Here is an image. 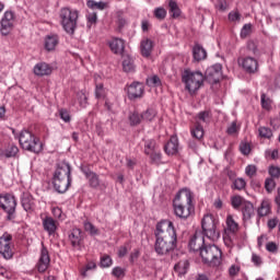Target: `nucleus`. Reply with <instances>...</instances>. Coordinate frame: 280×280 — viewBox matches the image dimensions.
<instances>
[{
    "instance_id": "603ef678",
    "label": "nucleus",
    "mask_w": 280,
    "mask_h": 280,
    "mask_svg": "<svg viewBox=\"0 0 280 280\" xmlns=\"http://www.w3.org/2000/svg\"><path fill=\"white\" fill-rule=\"evenodd\" d=\"M253 32V24H245L241 30V38H248Z\"/></svg>"
},
{
    "instance_id": "b1692460",
    "label": "nucleus",
    "mask_w": 280,
    "mask_h": 280,
    "mask_svg": "<svg viewBox=\"0 0 280 280\" xmlns=\"http://www.w3.org/2000/svg\"><path fill=\"white\" fill-rule=\"evenodd\" d=\"M152 49H154V43L150 38H145L140 44V51L143 58H150L152 56Z\"/></svg>"
},
{
    "instance_id": "1a4fd4ad",
    "label": "nucleus",
    "mask_w": 280,
    "mask_h": 280,
    "mask_svg": "<svg viewBox=\"0 0 280 280\" xmlns=\"http://www.w3.org/2000/svg\"><path fill=\"white\" fill-rule=\"evenodd\" d=\"M0 208L7 213V220L16 218V197L11 194L0 195Z\"/></svg>"
},
{
    "instance_id": "423d86ee",
    "label": "nucleus",
    "mask_w": 280,
    "mask_h": 280,
    "mask_svg": "<svg viewBox=\"0 0 280 280\" xmlns=\"http://www.w3.org/2000/svg\"><path fill=\"white\" fill-rule=\"evenodd\" d=\"M19 141L21 148L27 152H34V154H40L43 152V142L28 130L21 131Z\"/></svg>"
},
{
    "instance_id": "20e7f679",
    "label": "nucleus",
    "mask_w": 280,
    "mask_h": 280,
    "mask_svg": "<svg viewBox=\"0 0 280 280\" xmlns=\"http://www.w3.org/2000/svg\"><path fill=\"white\" fill-rule=\"evenodd\" d=\"M61 27L70 36L75 34L78 30V19H80V11L71 8H62L59 13Z\"/></svg>"
},
{
    "instance_id": "69168bd1",
    "label": "nucleus",
    "mask_w": 280,
    "mask_h": 280,
    "mask_svg": "<svg viewBox=\"0 0 280 280\" xmlns=\"http://www.w3.org/2000/svg\"><path fill=\"white\" fill-rule=\"evenodd\" d=\"M59 115L62 121H66V124H69V121H71V115H69V112L67 109H60Z\"/></svg>"
},
{
    "instance_id": "338daca9",
    "label": "nucleus",
    "mask_w": 280,
    "mask_h": 280,
    "mask_svg": "<svg viewBox=\"0 0 280 280\" xmlns=\"http://www.w3.org/2000/svg\"><path fill=\"white\" fill-rule=\"evenodd\" d=\"M241 153L244 154L245 156H248L250 154V144L243 142L240 145Z\"/></svg>"
},
{
    "instance_id": "0e129e2a",
    "label": "nucleus",
    "mask_w": 280,
    "mask_h": 280,
    "mask_svg": "<svg viewBox=\"0 0 280 280\" xmlns=\"http://www.w3.org/2000/svg\"><path fill=\"white\" fill-rule=\"evenodd\" d=\"M88 20V27L91 28V25H95L97 23V13H90L86 16Z\"/></svg>"
},
{
    "instance_id": "dca6fc26",
    "label": "nucleus",
    "mask_w": 280,
    "mask_h": 280,
    "mask_svg": "<svg viewBox=\"0 0 280 280\" xmlns=\"http://www.w3.org/2000/svg\"><path fill=\"white\" fill-rule=\"evenodd\" d=\"M145 88L141 82H133L127 89V95L129 100H141L143 97V93Z\"/></svg>"
},
{
    "instance_id": "5701e85b",
    "label": "nucleus",
    "mask_w": 280,
    "mask_h": 280,
    "mask_svg": "<svg viewBox=\"0 0 280 280\" xmlns=\"http://www.w3.org/2000/svg\"><path fill=\"white\" fill-rule=\"evenodd\" d=\"M33 71H34L35 75L43 78L45 75H51V72L54 70L51 69V66H49L48 63L39 62L34 67Z\"/></svg>"
},
{
    "instance_id": "13d9d810",
    "label": "nucleus",
    "mask_w": 280,
    "mask_h": 280,
    "mask_svg": "<svg viewBox=\"0 0 280 280\" xmlns=\"http://www.w3.org/2000/svg\"><path fill=\"white\" fill-rule=\"evenodd\" d=\"M240 132V126H237V121H232L231 125L226 129L228 135H237Z\"/></svg>"
},
{
    "instance_id": "8fccbe9b",
    "label": "nucleus",
    "mask_w": 280,
    "mask_h": 280,
    "mask_svg": "<svg viewBox=\"0 0 280 280\" xmlns=\"http://www.w3.org/2000/svg\"><path fill=\"white\" fill-rule=\"evenodd\" d=\"M112 275L113 277H116V279H124V277H126V269L121 267H114Z\"/></svg>"
},
{
    "instance_id": "f704fd0d",
    "label": "nucleus",
    "mask_w": 280,
    "mask_h": 280,
    "mask_svg": "<svg viewBox=\"0 0 280 280\" xmlns=\"http://www.w3.org/2000/svg\"><path fill=\"white\" fill-rule=\"evenodd\" d=\"M1 154L2 156H5V159H12V156H16V154H19V147L11 144L3 150Z\"/></svg>"
},
{
    "instance_id": "5fc2aeb1",
    "label": "nucleus",
    "mask_w": 280,
    "mask_h": 280,
    "mask_svg": "<svg viewBox=\"0 0 280 280\" xmlns=\"http://www.w3.org/2000/svg\"><path fill=\"white\" fill-rule=\"evenodd\" d=\"M117 25H118V30H124V27H126V25H128V21L125 20L124 18V13H121V11L117 12Z\"/></svg>"
},
{
    "instance_id": "de8ad7c7",
    "label": "nucleus",
    "mask_w": 280,
    "mask_h": 280,
    "mask_svg": "<svg viewBox=\"0 0 280 280\" xmlns=\"http://www.w3.org/2000/svg\"><path fill=\"white\" fill-rule=\"evenodd\" d=\"M155 19H158V21H163L165 20V16H167V11L160 7V8H156L153 12Z\"/></svg>"
},
{
    "instance_id": "864d4df0",
    "label": "nucleus",
    "mask_w": 280,
    "mask_h": 280,
    "mask_svg": "<svg viewBox=\"0 0 280 280\" xmlns=\"http://www.w3.org/2000/svg\"><path fill=\"white\" fill-rule=\"evenodd\" d=\"M97 268V264L95 261H89L83 269H81V276L82 277H88L86 272L89 270H95Z\"/></svg>"
},
{
    "instance_id": "49530a36",
    "label": "nucleus",
    "mask_w": 280,
    "mask_h": 280,
    "mask_svg": "<svg viewBox=\"0 0 280 280\" xmlns=\"http://www.w3.org/2000/svg\"><path fill=\"white\" fill-rule=\"evenodd\" d=\"M84 230L90 233V235H97L100 233V230L93 225V223L85 221L84 224Z\"/></svg>"
},
{
    "instance_id": "c756f323",
    "label": "nucleus",
    "mask_w": 280,
    "mask_h": 280,
    "mask_svg": "<svg viewBox=\"0 0 280 280\" xmlns=\"http://www.w3.org/2000/svg\"><path fill=\"white\" fill-rule=\"evenodd\" d=\"M168 12L172 19H178L180 16L182 11L178 7V3L175 0H168Z\"/></svg>"
},
{
    "instance_id": "2eb2a0df",
    "label": "nucleus",
    "mask_w": 280,
    "mask_h": 280,
    "mask_svg": "<svg viewBox=\"0 0 280 280\" xmlns=\"http://www.w3.org/2000/svg\"><path fill=\"white\" fill-rule=\"evenodd\" d=\"M180 150V143L178 141V136H171L170 140L164 145V152L167 156H176Z\"/></svg>"
},
{
    "instance_id": "cd10ccee",
    "label": "nucleus",
    "mask_w": 280,
    "mask_h": 280,
    "mask_svg": "<svg viewBox=\"0 0 280 280\" xmlns=\"http://www.w3.org/2000/svg\"><path fill=\"white\" fill-rule=\"evenodd\" d=\"M175 272H177L178 277H183L184 275H187V270H189V260L184 259L179 260L175 266H174Z\"/></svg>"
},
{
    "instance_id": "c03bdc74",
    "label": "nucleus",
    "mask_w": 280,
    "mask_h": 280,
    "mask_svg": "<svg viewBox=\"0 0 280 280\" xmlns=\"http://www.w3.org/2000/svg\"><path fill=\"white\" fill-rule=\"evenodd\" d=\"M141 120H143V118H141V116L137 112H133L129 115L130 126H139V124H141Z\"/></svg>"
},
{
    "instance_id": "9b49d317",
    "label": "nucleus",
    "mask_w": 280,
    "mask_h": 280,
    "mask_svg": "<svg viewBox=\"0 0 280 280\" xmlns=\"http://www.w3.org/2000/svg\"><path fill=\"white\" fill-rule=\"evenodd\" d=\"M0 32L2 36H8L14 30V12L7 11L1 19Z\"/></svg>"
},
{
    "instance_id": "f3484780",
    "label": "nucleus",
    "mask_w": 280,
    "mask_h": 280,
    "mask_svg": "<svg viewBox=\"0 0 280 280\" xmlns=\"http://www.w3.org/2000/svg\"><path fill=\"white\" fill-rule=\"evenodd\" d=\"M82 172L89 183V187H91L92 189H100V187L106 188V185L102 184V182L100 180V175H97V173L89 168L82 170Z\"/></svg>"
},
{
    "instance_id": "0eeeda50",
    "label": "nucleus",
    "mask_w": 280,
    "mask_h": 280,
    "mask_svg": "<svg viewBox=\"0 0 280 280\" xmlns=\"http://www.w3.org/2000/svg\"><path fill=\"white\" fill-rule=\"evenodd\" d=\"M182 81L185 84L186 91L192 94L202 86L205 82V75L200 71L192 72L190 70H185L182 75Z\"/></svg>"
},
{
    "instance_id": "72a5a7b5",
    "label": "nucleus",
    "mask_w": 280,
    "mask_h": 280,
    "mask_svg": "<svg viewBox=\"0 0 280 280\" xmlns=\"http://www.w3.org/2000/svg\"><path fill=\"white\" fill-rule=\"evenodd\" d=\"M154 150H156V140L154 139H149L144 141V154H147V156H150V154L152 152H154Z\"/></svg>"
},
{
    "instance_id": "09e8293b",
    "label": "nucleus",
    "mask_w": 280,
    "mask_h": 280,
    "mask_svg": "<svg viewBox=\"0 0 280 280\" xmlns=\"http://www.w3.org/2000/svg\"><path fill=\"white\" fill-rule=\"evenodd\" d=\"M95 97L96 100H102V97H106V90L104 89V84L102 83L96 84Z\"/></svg>"
},
{
    "instance_id": "7c9ffc66",
    "label": "nucleus",
    "mask_w": 280,
    "mask_h": 280,
    "mask_svg": "<svg viewBox=\"0 0 280 280\" xmlns=\"http://www.w3.org/2000/svg\"><path fill=\"white\" fill-rule=\"evenodd\" d=\"M226 226L230 233H237L240 231V224L235 222V219H233V215L231 214L226 217Z\"/></svg>"
},
{
    "instance_id": "bb28decb",
    "label": "nucleus",
    "mask_w": 280,
    "mask_h": 280,
    "mask_svg": "<svg viewBox=\"0 0 280 280\" xmlns=\"http://www.w3.org/2000/svg\"><path fill=\"white\" fill-rule=\"evenodd\" d=\"M242 213H243V220L247 221L250 220L255 215V206H253V202L246 201L242 206Z\"/></svg>"
},
{
    "instance_id": "774afa93",
    "label": "nucleus",
    "mask_w": 280,
    "mask_h": 280,
    "mask_svg": "<svg viewBox=\"0 0 280 280\" xmlns=\"http://www.w3.org/2000/svg\"><path fill=\"white\" fill-rule=\"evenodd\" d=\"M247 51H250L252 54H254V56L257 55V44H255V42L253 40L247 42Z\"/></svg>"
},
{
    "instance_id": "3c124183",
    "label": "nucleus",
    "mask_w": 280,
    "mask_h": 280,
    "mask_svg": "<svg viewBox=\"0 0 280 280\" xmlns=\"http://www.w3.org/2000/svg\"><path fill=\"white\" fill-rule=\"evenodd\" d=\"M260 102L265 110H270V108H272V101L269 97H266V94H261Z\"/></svg>"
},
{
    "instance_id": "58836bf2",
    "label": "nucleus",
    "mask_w": 280,
    "mask_h": 280,
    "mask_svg": "<svg viewBox=\"0 0 280 280\" xmlns=\"http://www.w3.org/2000/svg\"><path fill=\"white\" fill-rule=\"evenodd\" d=\"M77 97L80 106L82 108H86V105L89 104V96L86 95V92L84 90H81L77 93Z\"/></svg>"
},
{
    "instance_id": "ea45409f",
    "label": "nucleus",
    "mask_w": 280,
    "mask_h": 280,
    "mask_svg": "<svg viewBox=\"0 0 280 280\" xmlns=\"http://www.w3.org/2000/svg\"><path fill=\"white\" fill-rule=\"evenodd\" d=\"M191 135L195 139H202L205 137V129L200 125V122H197L195 125V128L191 130Z\"/></svg>"
},
{
    "instance_id": "052dcab7",
    "label": "nucleus",
    "mask_w": 280,
    "mask_h": 280,
    "mask_svg": "<svg viewBox=\"0 0 280 280\" xmlns=\"http://www.w3.org/2000/svg\"><path fill=\"white\" fill-rule=\"evenodd\" d=\"M229 21L232 23L240 22L242 20V14H240V11H232L228 15Z\"/></svg>"
},
{
    "instance_id": "39448f33",
    "label": "nucleus",
    "mask_w": 280,
    "mask_h": 280,
    "mask_svg": "<svg viewBox=\"0 0 280 280\" xmlns=\"http://www.w3.org/2000/svg\"><path fill=\"white\" fill-rule=\"evenodd\" d=\"M200 257L202 262L210 268H220L222 266V249L217 245H206L201 248Z\"/></svg>"
},
{
    "instance_id": "e2e57ef3",
    "label": "nucleus",
    "mask_w": 280,
    "mask_h": 280,
    "mask_svg": "<svg viewBox=\"0 0 280 280\" xmlns=\"http://www.w3.org/2000/svg\"><path fill=\"white\" fill-rule=\"evenodd\" d=\"M268 173L271 176V178H279L280 167L279 166H269Z\"/></svg>"
},
{
    "instance_id": "7ed1b4c3",
    "label": "nucleus",
    "mask_w": 280,
    "mask_h": 280,
    "mask_svg": "<svg viewBox=\"0 0 280 280\" xmlns=\"http://www.w3.org/2000/svg\"><path fill=\"white\" fill-rule=\"evenodd\" d=\"M54 188L58 194H66L71 187V165L67 162L58 164L52 178Z\"/></svg>"
},
{
    "instance_id": "a19ab883",
    "label": "nucleus",
    "mask_w": 280,
    "mask_h": 280,
    "mask_svg": "<svg viewBox=\"0 0 280 280\" xmlns=\"http://www.w3.org/2000/svg\"><path fill=\"white\" fill-rule=\"evenodd\" d=\"M113 266V258L108 254L101 256L100 267L101 268H110Z\"/></svg>"
},
{
    "instance_id": "473e14b6",
    "label": "nucleus",
    "mask_w": 280,
    "mask_h": 280,
    "mask_svg": "<svg viewBox=\"0 0 280 280\" xmlns=\"http://www.w3.org/2000/svg\"><path fill=\"white\" fill-rule=\"evenodd\" d=\"M231 189L236 191H244L246 189V179L238 177L232 182Z\"/></svg>"
},
{
    "instance_id": "a878e982",
    "label": "nucleus",
    "mask_w": 280,
    "mask_h": 280,
    "mask_svg": "<svg viewBox=\"0 0 280 280\" xmlns=\"http://www.w3.org/2000/svg\"><path fill=\"white\" fill-rule=\"evenodd\" d=\"M192 57L196 62L207 60V50L200 44H196L192 48Z\"/></svg>"
},
{
    "instance_id": "bf43d9fd",
    "label": "nucleus",
    "mask_w": 280,
    "mask_h": 280,
    "mask_svg": "<svg viewBox=\"0 0 280 280\" xmlns=\"http://www.w3.org/2000/svg\"><path fill=\"white\" fill-rule=\"evenodd\" d=\"M245 174L246 176H248L249 178H253V176H255L257 174V166L249 164L245 167Z\"/></svg>"
},
{
    "instance_id": "e433bc0d",
    "label": "nucleus",
    "mask_w": 280,
    "mask_h": 280,
    "mask_svg": "<svg viewBox=\"0 0 280 280\" xmlns=\"http://www.w3.org/2000/svg\"><path fill=\"white\" fill-rule=\"evenodd\" d=\"M212 117H213V116H212V114H211V110H203V112H200V113L197 115L198 121H202V124H210Z\"/></svg>"
},
{
    "instance_id": "4c0bfd02",
    "label": "nucleus",
    "mask_w": 280,
    "mask_h": 280,
    "mask_svg": "<svg viewBox=\"0 0 280 280\" xmlns=\"http://www.w3.org/2000/svg\"><path fill=\"white\" fill-rule=\"evenodd\" d=\"M154 117H156V109L154 108H148L141 114L142 121H153Z\"/></svg>"
},
{
    "instance_id": "a18cd8bd",
    "label": "nucleus",
    "mask_w": 280,
    "mask_h": 280,
    "mask_svg": "<svg viewBox=\"0 0 280 280\" xmlns=\"http://www.w3.org/2000/svg\"><path fill=\"white\" fill-rule=\"evenodd\" d=\"M258 132L262 139H272V130L268 127H260Z\"/></svg>"
},
{
    "instance_id": "aec40b11",
    "label": "nucleus",
    "mask_w": 280,
    "mask_h": 280,
    "mask_svg": "<svg viewBox=\"0 0 280 280\" xmlns=\"http://www.w3.org/2000/svg\"><path fill=\"white\" fill-rule=\"evenodd\" d=\"M69 240L71 242V246L77 248V250H82V230L81 229H73L69 235Z\"/></svg>"
},
{
    "instance_id": "c9c22d12",
    "label": "nucleus",
    "mask_w": 280,
    "mask_h": 280,
    "mask_svg": "<svg viewBox=\"0 0 280 280\" xmlns=\"http://www.w3.org/2000/svg\"><path fill=\"white\" fill-rule=\"evenodd\" d=\"M86 5L90 10H106L108 3L104 1L95 2L94 0H89Z\"/></svg>"
},
{
    "instance_id": "6ab92c4d",
    "label": "nucleus",
    "mask_w": 280,
    "mask_h": 280,
    "mask_svg": "<svg viewBox=\"0 0 280 280\" xmlns=\"http://www.w3.org/2000/svg\"><path fill=\"white\" fill-rule=\"evenodd\" d=\"M60 43V37L58 36V34H48L45 36L44 39V48L46 49V51H56V47H58Z\"/></svg>"
},
{
    "instance_id": "4468645a",
    "label": "nucleus",
    "mask_w": 280,
    "mask_h": 280,
    "mask_svg": "<svg viewBox=\"0 0 280 280\" xmlns=\"http://www.w3.org/2000/svg\"><path fill=\"white\" fill-rule=\"evenodd\" d=\"M222 78V65L215 63L206 70V79L212 84H218Z\"/></svg>"
},
{
    "instance_id": "f257e3e1",
    "label": "nucleus",
    "mask_w": 280,
    "mask_h": 280,
    "mask_svg": "<svg viewBox=\"0 0 280 280\" xmlns=\"http://www.w3.org/2000/svg\"><path fill=\"white\" fill-rule=\"evenodd\" d=\"M154 250L156 255L163 257L174 253L178 244V236L176 234V228L174 222L170 220H163L156 224L155 231Z\"/></svg>"
},
{
    "instance_id": "412c9836",
    "label": "nucleus",
    "mask_w": 280,
    "mask_h": 280,
    "mask_svg": "<svg viewBox=\"0 0 280 280\" xmlns=\"http://www.w3.org/2000/svg\"><path fill=\"white\" fill-rule=\"evenodd\" d=\"M21 205L24 211L32 213L34 209H36V202L34 201V197L30 194H23L21 199Z\"/></svg>"
},
{
    "instance_id": "393cba45",
    "label": "nucleus",
    "mask_w": 280,
    "mask_h": 280,
    "mask_svg": "<svg viewBox=\"0 0 280 280\" xmlns=\"http://www.w3.org/2000/svg\"><path fill=\"white\" fill-rule=\"evenodd\" d=\"M43 226L44 231H46L48 235H54V233H56V231L58 230L56 220H54V218L51 217H46L45 219H43Z\"/></svg>"
},
{
    "instance_id": "4d7b16f0",
    "label": "nucleus",
    "mask_w": 280,
    "mask_h": 280,
    "mask_svg": "<svg viewBox=\"0 0 280 280\" xmlns=\"http://www.w3.org/2000/svg\"><path fill=\"white\" fill-rule=\"evenodd\" d=\"M266 250H268V253H272V255H277V253H279V245L275 242H268L266 244Z\"/></svg>"
},
{
    "instance_id": "680f3d73",
    "label": "nucleus",
    "mask_w": 280,
    "mask_h": 280,
    "mask_svg": "<svg viewBox=\"0 0 280 280\" xmlns=\"http://www.w3.org/2000/svg\"><path fill=\"white\" fill-rule=\"evenodd\" d=\"M147 84H149V86H161V78L153 75L147 80Z\"/></svg>"
},
{
    "instance_id": "a211bd4d",
    "label": "nucleus",
    "mask_w": 280,
    "mask_h": 280,
    "mask_svg": "<svg viewBox=\"0 0 280 280\" xmlns=\"http://www.w3.org/2000/svg\"><path fill=\"white\" fill-rule=\"evenodd\" d=\"M238 65L247 73H255V71L259 69V62H257V59L253 57L238 58Z\"/></svg>"
},
{
    "instance_id": "f03ea898",
    "label": "nucleus",
    "mask_w": 280,
    "mask_h": 280,
    "mask_svg": "<svg viewBox=\"0 0 280 280\" xmlns=\"http://www.w3.org/2000/svg\"><path fill=\"white\" fill-rule=\"evenodd\" d=\"M176 218L187 220L194 212V192L189 188H182L173 199Z\"/></svg>"
},
{
    "instance_id": "c85d7f7f",
    "label": "nucleus",
    "mask_w": 280,
    "mask_h": 280,
    "mask_svg": "<svg viewBox=\"0 0 280 280\" xmlns=\"http://www.w3.org/2000/svg\"><path fill=\"white\" fill-rule=\"evenodd\" d=\"M122 69L126 73H133L136 69L135 59H132L130 56L124 57Z\"/></svg>"
},
{
    "instance_id": "6e6d98bb",
    "label": "nucleus",
    "mask_w": 280,
    "mask_h": 280,
    "mask_svg": "<svg viewBox=\"0 0 280 280\" xmlns=\"http://www.w3.org/2000/svg\"><path fill=\"white\" fill-rule=\"evenodd\" d=\"M275 187H277V184L275 183V179L272 177L265 180V189L266 191H268V194H270L275 189Z\"/></svg>"
},
{
    "instance_id": "9d476101",
    "label": "nucleus",
    "mask_w": 280,
    "mask_h": 280,
    "mask_svg": "<svg viewBox=\"0 0 280 280\" xmlns=\"http://www.w3.org/2000/svg\"><path fill=\"white\" fill-rule=\"evenodd\" d=\"M0 255L4 259H12L14 252H12V235L3 234L0 237Z\"/></svg>"
},
{
    "instance_id": "f8f14e48",
    "label": "nucleus",
    "mask_w": 280,
    "mask_h": 280,
    "mask_svg": "<svg viewBox=\"0 0 280 280\" xmlns=\"http://www.w3.org/2000/svg\"><path fill=\"white\" fill-rule=\"evenodd\" d=\"M205 234L201 231H196L195 234L191 236L188 243L189 250L192 253H201L202 248L205 247Z\"/></svg>"
},
{
    "instance_id": "4be33fe9",
    "label": "nucleus",
    "mask_w": 280,
    "mask_h": 280,
    "mask_svg": "<svg viewBox=\"0 0 280 280\" xmlns=\"http://www.w3.org/2000/svg\"><path fill=\"white\" fill-rule=\"evenodd\" d=\"M108 45L113 54L121 55L124 54V49H126V43L121 38L115 37L108 42Z\"/></svg>"
},
{
    "instance_id": "37998d69",
    "label": "nucleus",
    "mask_w": 280,
    "mask_h": 280,
    "mask_svg": "<svg viewBox=\"0 0 280 280\" xmlns=\"http://www.w3.org/2000/svg\"><path fill=\"white\" fill-rule=\"evenodd\" d=\"M151 159V163L154 165H161L162 160H163V154L161 152L153 151L149 154Z\"/></svg>"
},
{
    "instance_id": "2f4dec72",
    "label": "nucleus",
    "mask_w": 280,
    "mask_h": 280,
    "mask_svg": "<svg viewBox=\"0 0 280 280\" xmlns=\"http://www.w3.org/2000/svg\"><path fill=\"white\" fill-rule=\"evenodd\" d=\"M248 200L244 199V197L236 195V196H232L231 197V205L233 207V209H235L236 211L240 210V208H242V206L244 203H246Z\"/></svg>"
},
{
    "instance_id": "79ce46f5",
    "label": "nucleus",
    "mask_w": 280,
    "mask_h": 280,
    "mask_svg": "<svg viewBox=\"0 0 280 280\" xmlns=\"http://www.w3.org/2000/svg\"><path fill=\"white\" fill-rule=\"evenodd\" d=\"M270 213V203L268 201H262L258 208V215L264 218Z\"/></svg>"
},
{
    "instance_id": "ddd939ff",
    "label": "nucleus",
    "mask_w": 280,
    "mask_h": 280,
    "mask_svg": "<svg viewBox=\"0 0 280 280\" xmlns=\"http://www.w3.org/2000/svg\"><path fill=\"white\" fill-rule=\"evenodd\" d=\"M49 264H51V258L49 257V250L46 248L45 244L42 243V249L38 262L36 268L38 272H46L47 268H49Z\"/></svg>"
},
{
    "instance_id": "6e6552de",
    "label": "nucleus",
    "mask_w": 280,
    "mask_h": 280,
    "mask_svg": "<svg viewBox=\"0 0 280 280\" xmlns=\"http://www.w3.org/2000/svg\"><path fill=\"white\" fill-rule=\"evenodd\" d=\"M201 229L203 237H208L211 242L220 240V232L218 231L215 219L212 214L203 215L201 220Z\"/></svg>"
}]
</instances>
